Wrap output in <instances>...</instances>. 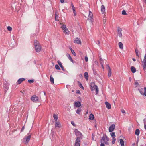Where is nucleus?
Masks as SVG:
<instances>
[{
	"label": "nucleus",
	"instance_id": "obj_13",
	"mask_svg": "<svg viewBox=\"0 0 146 146\" xmlns=\"http://www.w3.org/2000/svg\"><path fill=\"white\" fill-rule=\"evenodd\" d=\"M105 104L106 108L108 110H109L111 108V106L110 104L107 102H105Z\"/></svg>",
	"mask_w": 146,
	"mask_h": 146
},
{
	"label": "nucleus",
	"instance_id": "obj_12",
	"mask_svg": "<svg viewBox=\"0 0 146 146\" xmlns=\"http://www.w3.org/2000/svg\"><path fill=\"white\" fill-rule=\"evenodd\" d=\"M74 42L75 43H76L77 44H80L81 43V41L78 38H77L74 41Z\"/></svg>",
	"mask_w": 146,
	"mask_h": 146
},
{
	"label": "nucleus",
	"instance_id": "obj_45",
	"mask_svg": "<svg viewBox=\"0 0 146 146\" xmlns=\"http://www.w3.org/2000/svg\"><path fill=\"white\" fill-rule=\"evenodd\" d=\"M112 139H113V141H112V143L113 144H114L115 143L116 139H115V138H113Z\"/></svg>",
	"mask_w": 146,
	"mask_h": 146
},
{
	"label": "nucleus",
	"instance_id": "obj_46",
	"mask_svg": "<svg viewBox=\"0 0 146 146\" xmlns=\"http://www.w3.org/2000/svg\"><path fill=\"white\" fill-rule=\"evenodd\" d=\"M71 6L72 7V9H75V7H74V5H73L72 3V2H71Z\"/></svg>",
	"mask_w": 146,
	"mask_h": 146
},
{
	"label": "nucleus",
	"instance_id": "obj_14",
	"mask_svg": "<svg viewBox=\"0 0 146 146\" xmlns=\"http://www.w3.org/2000/svg\"><path fill=\"white\" fill-rule=\"evenodd\" d=\"M55 125L56 128L57 127L60 128L61 127V125L59 122L56 121L55 123Z\"/></svg>",
	"mask_w": 146,
	"mask_h": 146
},
{
	"label": "nucleus",
	"instance_id": "obj_54",
	"mask_svg": "<svg viewBox=\"0 0 146 146\" xmlns=\"http://www.w3.org/2000/svg\"><path fill=\"white\" fill-rule=\"evenodd\" d=\"M60 67L61 68L62 70L64 71H65V69H64V67H63V66H60Z\"/></svg>",
	"mask_w": 146,
	"mask_h": 146
},
{
	"label": "nucleus",
	"instance_id": "obj_55",
	"mask_svg": "<svg viewBox=\"0 0 146 146\" xmlns=\"http://www.w3.org/2000/svg\"><path fill=\"white\" fill-rule=\"evenodd\" d=\"M121 112L123 113H125V111L123 110H121Z\"/></svg>",
	"mask_w": 146,
	"mask_h": 146
},
{
	"label": "nucleus",
	"instance_id": "obj_2",
	"mask_svg": "<svg viewBox=\"0 0 146 146\" xmlns=\"http://www.w3.org/2000/svg\"><path fill=\"white\" fill-rule=\"evenodd\" d=\"M109 140V138H108L106 135H105V137L104 135L101 138V143H105L106 144L108 145L109 143L108 141Z\"/></svg>",
	"mask_w": 146,
	"mask_h": 146
},
{
	"label": "nucleus",
	"instance_id": "obj_17",
	"mask_svg": "<svg viewBox=\"0 0 146 146\" xmlns=\"http://www.w3.org/2000/svg\"><path fill=\"white\" fill-rule=\"evenodd\" d=\"M105 7L103 5H102L101 6V11L102 13L103 14H104L105 12Z\"/></svg>",
	"mask_w": 146,
	"mask_h": 146
},
{
	"label": "nucleus",
	"instance_id": "obj_63",
	"mask_svg": "<svg viewBox=\"0 0 146 146\" xmlns=\"http://www.w3.org/2000/svg\"><path fill=\"white\" fill-rule=\"evenodd\" d=\"M101 64V66L102 67V68L104 69V66H103V63H102V64Z\"/></svg>",
	"mask_w": 146,
	"mask_h": 146
},
{
	"label": "nucleus",
	"instance_id": "obj_39",
	"mask_svg": "<svg viewBox=\"0 0 146 146\" xmlns=\"http://www.w3.org/2000/svg\"><path fill=\"white\" fill-rule=\"evenodd\" d=\"M136 54L137 56H138V50L137 49H136L135 50Z\"/></svg>",
	"mask_w": 146,
	"mask_h": 146
},
{
	"label": "nucleus",
	"instance_id": "obj_24",
	"mask_svg": "<svg viewBox=\"0 0 146 146\" xmlns=\"http://www.w3.org/2000/svg\"><path fill=\"white\" fill-rule=\"evenodd\" d=\"M92 68L94 74L95 75L98 76V75L97 73V71L96 70L94 69L93 67H92Z\"/></svg>",
	"mask_w": 146,
	"mask_h": 146
},
{
	"label": "nucleus",
	"instance_id": "obj_26",
	"mask_svg": "<svg viewBox=\"0 0 146 146\" xmlns=\"http://www.w3.org/2000/svg\"><path fill=\"white\" fill-rule=\"evenodd\" d=\"M140 133V131L138 129H137L136 130L135 132V134L137 136L139 135Z\"/></svg>",
	"mask_w": 146,
	"mask_h": 146
},
{
	"label": "nucleus",
	"instance_id": "obj_23",
	"mask_svg": "<svg viewBox=\"0 0 146 146\" xmlns=\"http://www.w3.org/2000/svg\"><path fill=\"white\" fill-rule=\"evenodd\" d=\"M94 115L91 113L90 114L89 116V119L90 120H93L94 119Z\"/></svg>",
	"mask_w": 146,
	"mask_h": 146
},
{
	"label": "nucleus",
	"instance_id": "obj_32",
	"mask_svg": "<svg viewBox=\"0 0 146 146\" xmlns=\"http://www.w3.org/2000/svg\"><path fill=\"white\" fill-rule=\"evenodd\" d=\"M81 109L80 108H78L76 111V113L78 114H80V113L81 112Z\"/></svg>",
	"mask_w": 146,
	"mask_h": 146
},
{
	"label": "nucleus",
	"instance_id": "obj_16",
	"mask_svg": "<svg viewBox=\"0 0 146 146\" xmlns=\"http://www.w3.org/2000/svg\"><path fill=\"white\" fill-rule=\"evenodd\" d=\"M84 77L86 80L87 81L88 79L89 76L88 73L87 72H85L84 74Z\"/></svg>",
	"mask_w": 146,
	"mask_h": 146
},
{
	"label": "nucleus",
	"instance_id": "obj_62",
	"mask_svg": "<svg viewBox=\"0 0 146 146\" xmlns=\"http://www.w3.org/2000/svg\"><path fill=\"white\" fill-rule=\"evenodd\" d=\"M98 44L99 45H100V41L99 40H98Z\"/></svg>",
	"mask_w": 146,
	"mask_h": 146
},
{
	"label": "nucleus",
	"instance_id": "obj_58",
	"mask_svg": "<svg viewBox=\"0 0 146 146\" xmlns=\"http://www.w3.org/2000/svg\"><path fill=\"white\" fill-rule=\"evenodd\" d=\"M76 93H78V94H80V91L78 90H76Z\"/></svg>",
	"mask_w": 146,
	"mask_h": 146
},
{
	"label": "nucleus",
	"instance_id": "obj_19",
	"mask_svg": "<svg viewBox=\"0 0 146 146\" xmlns=\"http://www.w3.org/2000/svg\"><path fill=\"white\" fill-rule=\"evenodd\" d=\"M63 32L66 35H69L70 33V31H68V30L67 28L64 30Z\"/></svg>",
	"mask_w": 146,
	"mask_h": 146
},
{
	"label": "nucleus",
	"instance_id": "obj_38",
	"mask_svg": "<svg viewBox=\"0 0 146 146\" xmlns=\"http://www.w3.org/2000/svg\"><path fill=\"white\" fill-rule=\"evenodd\" d=\"M7 29L8 31H12V28L10 26H8L7 27Z\"/></svg>",
	"mask_w": 146,
	"mask_h": 146
},
{
	"label": "nucleus",
	"instance_id": "obj_60",
	"mask_svg": "<svg viewBox=\"0 0 146 146\" xmlns=\"http://www.w3.org/2000/svg\"><path fill=\"white\" fill-rule=\"evenodd\" d=\"M64 0H60V2L61 3H63L64 2Z\"/></svg>",
	"mask_w": 146,
	"mask_h": 146
},
{
	"label": "nucleus",
	"instance_id": "obj_47",
	"mask_svg": "<svg viewBox=\"0 0 146 146\" xmlns=\"http://www.w3.org/2000/svg\"><path fill=\"white\" fill-rule=\"evenodd\" d=\"M143 62H146V54L145 55Z\"/></svg>",
	"mask_w": 146,
	"mask_h": 146
},
{
	"label": "nucleus",
	"instance_id": "obj_1",
	"mask_svg": "<svg viewBox=\"0 0 146 146\" xmlns=\"http://www.w3.org/2000/svg\"><path fill=\"white\" fill-rule=\"evenodd\" d=\"M34 45L35 46V49L36 51L37 52H40L41 50V47L38 42L37 41H35Z\"/></svg>",
	"mask_w": 146,
	"mask_h": 146
},
{
	"label": "nucleus",
	"instance_id": "obj_34",
	"mask_svg": "<svg viewBox=\"0 0 146 146\" xmlns=\"http://www.w3.org/2000/svg\"><path fill=\"white\" fill-rule=\"evenodd\" d=\"M143 68L144 70H145L146 68V62H143Z\"/></svg>",
	"mask_w": 146,
	"mask_h": 146
},
{
	"label": "nucleus",
	"instance_id": "obj_37",
	"mask_svg": "<svg viewBox=\"0 0 146 146\" xmlns=\"http://www.w3.org/2000/svg\"><path fill=\"white\" fill-rule=\"evenodd\" d=\"M55 68L57 70H60V68L59 66L57 64H56L55 65Z\"/></svg>",
	"mask_w": 146,
	"mask_h": 146
},
{
	"label": "nucleus",
	"instance_id": "obj_18",
	"mask_svg": "<svg viewBox=\"0 0 146 146\" xmlns=\"http://www.w3.org/2000/svg\"><path fill=\"white\" fill-rule=\"evenodd\" d=\"M25 80V79L23 78H20L18 80L17 82L19 84H21L23 81Z\"/></svg>",
	"mask_w": 146,
	"mask_h": 146
},
{
	"label": "nucleus",
	"instance_id": "obj_61",
	"mask_svg": "<svg viewBox=\"0 0 146 146\" xmlns=\"http://www.w3.org/2000/svg\"><path fill=\"white\" fill-rule=\"evenodd\" d=\"M106 22V19H105L104 20V24Z\"/></svg>",
	"mask_w": 146,
	"mask_h": 146
},
{
	"label": "nucleus",
	"instance_id": "obj_53",
	"mask_svg": "<svg viewBox=\"0 0 146 146\" xmlns=\"http://www.w3.org/2000/svg\"><path fill=\"white\" fill-rule=\"evenodd\" d=\"M79 86L80 88H82L83 89H84V87L81 84H80Z\"/></svg>",
	"mask_w": 146,
	"mask_h": 146
},
{
	"label": "nucleus",
	"instance_id": "obj_9",
	"mask_svg": "<svg viewBox=\"0 0 146 146\" xmlns=\"http://www.w3.org/2000/svg\"><path fill=\"white\" fill-rule=\"evenodd\" d=\"M74 132L75 135L76 136H80L81 137L82 135L81 133L79 132L77 129H75L74 130Z\"/></svg>",
	"mask_w": 146,
	"mask_h": 146
},
{
	"label": "nucleus",
	"instance_id": "obj_11",
	"mask_svg": "<svg viewBox=\"0 0 146 146\" xmlns=\"http://www.w3.org/2000/svg\"><path fill=\"white\" fill-rule=\"evenodd\" d=\"M96 86L97 85H95L94 83L92 82L91 83L90 85V89L91 91H93L94 90Z\"/></svg>",
	"mask_w": 146,
	"mask_h": 146
},
{
	"label": "nucleus",
	"instance_id": "obj_27",
	"mask_svg": "<svg viewBox=\"0 0 146 146\" xmlns=\"http://www.w3.org/2000/svg\"><path fill=\"white\" fill-rule=\"evenodd\" d=\"M50 81L51 84L54 83V79L52 75L50 76Z\"/></svg>",
	"mask_w": 146,
	"mask_h": 146
},
{
	"label": "nucleus",
	"instance_id": "obj_50",
	"mask_svg": "<svg viewBox=\"0 0 146 146\" xmlns=\"http://www.w3.org/2000/svg\"><path fill=\"white\" fill-rule=\"evenodd\" d=\"M71 123L72 124V125L73 126H76L74 122L73 121H72L71 122Z\"/></svg>",
	"mask_w": 146,
	"mask_h": 146
},
{
	"label": "nucleus",
	"instance_id": "obj_6",
	"mask_svg": "<svg viewBox=\"0 0 146 146\" xmlns=\"http://www.w3.org/2000/svg\"><path fill=\"white\" fill-rule=\"evenodd\" d=\"M93 15L92 13L90 11H89V14L88 15V20H90V21L91 22V23H92L93 22Z\"/></svg>",
	"mask_w": 146,
	"mask_h": 146
},
{
	"label": "nucleus",
	"instance_id": "obj_36",
	"mask_svg": "<svg viewBox=\"0 0 146 146\" xmlns=\"http://www.w3.org/2000/svg\"><path fill=\"white\" fill-rule=\"evenodd\" d=\"M73 11V13L74 16H76L77 14L76 11L75 10V9H72Z\"/></svg>",
	"mask_w": 146,
	"mask_h": 146
},
{
	"label": "nucleus",
	"instance_id": "obj_56",
	"mask_svg": "<svg viewBox=\"0 0 146 146\" xmlns=\"http://www.w3.org/2000/svg\"><path fill=\"white\" fill-rule=\"evenodd\" d=\"M107 67L108 68L109 70H110V69H111V68H110V66L109 65H107Z\"/></svg>",
	"mask_w": 146,
	"mask_h": 146
},
{
	"label": "nucleus",
	"instance_id": "obj_44",
	"mask_svg": "<svg viewBox=\"0 0 146 146\" xmlns=\"http://www.w3.org/2000/svg\"><path fill=\"white\" fill-rule=\"evenodd\" d=\"M122 14L124 15H126L127 14L126 13V11L125 10H123L122 11Z\"/></svg>",
	"mask_w": 146,
	"mask_h": 146
},
{
	"label": "nucleus",
	"instance_id": "obj_52",
	"mask_svg": "<svg viewBox=\"0 0 146 146\" xmlns=\"http://www.w3.org/2000/svg\"><path fill=\"white\" fill-rule=\"evenodd\" d=\"M144 124L146 123V118H144L143 120Z\"/></svg>",
	"mask_w": 146,
	"mask_h": 146
},
{
	"label": "nucleus",
	"instance_id": "obj_40",
	"mask_svg": "<svg viewBox=\"0 0 146 146\" xmlns=\"http://www.w3.org/2000/svg\"><path fill=\"white\" fill-rule=\"evenodd\" d=\"M57 63L60 67L62 66L61 62L59 60H58L57 61Z\"/></svg>",
	"mask_w": 146,
	"mask_h": 146
},
{
	"label": "nucleus",
	"instance_id": "obj_64",
	"mask_svg": "<svg viewBox=\"0 0 146 146\" xmlns=\"http://www.w3.org/2000/svg\"><path fill=\"white\" fill-rule=\"evenodd\" d=\"M132 60L134 61H136V59L134 58H133Z\"/></svg>",
	"mask_w": 146,
	"mask_h": 146
},
{
	"label": "nucleus",
	"instance_id": "obj_7",
	"mask_svg": "<svg viewBox=\"0 0 146 146\" xmlns=\"http://www.w3.org/2000/svg\"><path fill=\"white\" fill-rule=\"evenodd\" d=\"M80 138L79 137H77L75 141L74 146H80Z\"/></svg>",
	"mask_w": 146,
	"mask_h": 146
},
{
	"label": "nucleus",
	"instance_id": "obj_43",
	"mask_svg": "<svg viewBox=\"0 0 146 146\" xmlns=\"http://www.w3.org/2000/svg\"><path fill=\"white\" fill-rule=\"evenodd\" d=\"M34 81L33 80H29L28 81V82L29 83H33Z\"/></svg>",
	"mask_w": 146,
	"mask_h": 146
},
{
	"label": "nucleus",
	"instance_id": "obj_49",
	"mask_svg": "<svg viewBox=\"0 0 146 146\" xmlns=\"http://www.w3.org/2000/svg\"><path fill=\"white\" fill-rule=\"evenodd\" d=\"M100 64H102V63L103 64V61L102 59L101 58H100Z\"/></svg>",
	"mask_w": 146,
	"mask_h": 146
},
{
	"label": "nucleus",
	"instance_id": "obj_30",
	"mask_svg": "<svg viewBox=\"0 0 146 146\" xmlns=\"http://www.w3.org/2000/svg\"><path fill=\"white\" fill-rule=\"evenodd\" d=\"M120 143L121 146H124V142L123 140L121 139H120Z\"/></svg>",
	"mask_w": 146,
	"mask_h": 146
},
{
	"label": "nucleus",
	"instance_id": "obj_22",
	"mask_svg": "<svg viewBox=\"0 0 146 146\" xmlns=\"http://www.w3.org/2000/svg\"><path fill=\"white\" fill-rule=\"evenodd\" d=\"M4 87L5 89V91H6L9 88V85L8 84H5L4 85Z\"/></svg>",
	"mask_w": 146,
	"mask_h": 146
},
{
	"label": "nucleus",
	"instance_id": "obj_31",
	"mask_svg": "<svg viewBox=\"0 0 146 146\" xmlns=\"http://www.w3.org/2000/svg\"><path fill=\"white\" fill-rule=\"evenodd\" d=\"M53 117L55 121H57L58 119V116L57 115L54 114H53Z\"/></svg>",
	"mask_w": 146,
	"mask_h": 146
},
{
	"label": "nucleus",
	"instance_id": "obj_59",
	"mask_svg": "<svg viewBox=\"0 0 146 146\" xmlns=\"http://www.w3.org/2000/svg\"><path fill=\"white\" fill-rule=\"evenodd\" d=\"M100 146H105V145H104V143H102L101 144Z\"/></svg>",
	"mask_w": 146,
	"mask_h": 146
},
{
	"label": "nucleus",
	"instance_id": "obj_5",
	"mask_svg": "<svg viewBox=\"0 0 146 146\" xmlns=\"http://www.w3.org/2000/svg\"><path fill=\"white\" fill-rule=\"evenodd\" d=\"M138 90L141 93V94L146 96V87H144L143 88H139Z\"/></svg>",
	"mask_w": 146,
	"mask_h": 146
},
{
	"label": "nucleus",
	"instance_id": "obj_35",
	"mask_svg": "<svg viewBox=\"0 0 146 146\" xmlns=\"http://www.w3.org/2000/svg\"><path fill=\"white\" fill-rule=\"evenodd\" d=\"M95 88L96 92V94H97L98 92V88L97 86H96Z\"/></svg>",
	"mask_w": 146,
	"mask_h": 146
},
{
	"label": "nucleus",
	"instance_id": "obj_15",
	"mask_svg": "<svg viewBox=\"0 0 146 146\" xmlns=\"http://www.w3.org/2000/svg\"><path fill=\"white\" fill-rule=\"evenodd\" d=\"M74 105L76 107H79L81 106V103L79 101H77L75 102Z\"/></svg>",
	"mask_w": 146,
	"mask_h": 146
},
{
	"label": "nucleus",
	"instance_id": "obj_57",
	"mask_svg": "<svg viewBox=\"0 0 146 146\" xmlns=\"http://www.w3.org/2000/svg\"><path fill=\"white\" fill-rule=\"evenodd\" d=\"M144 128L146 130V123L144 124Z\"/></svg>",
	"mask_w": 146,
	"mask_h": 146
},
{
	"label": "nucleus",
	"instance_id": "obj_25",
	"mask_svg": "<svg viewBox=\"0 0 146 146\" xmlns=\"http://www.w3.org/2000/svg\"><path fill=\"white\" fill-rule=\"evenodd\" d=\"M118 45L120 48L121 49H123V47L122 43L121 42H119Z\"/></svg>",
	"mask_w": 146,
	"mask_h": 146
},
{
	"label": "nucleus",
	"instance_id": "obj_8",
	"mask_svg": "<svg viewBox=\"0 0 146 146\" xmlns=\"http://www.w3.org/2000/svg\"><path fill=\"white\" fill-rule=\"evenodd\" d=\"M115 128V124H112L109 127V131L110 132H113Z\"/></svg>",
	"mask_w": 146,
	"mask_h": 146
},
{
	"label": "nucleus",
	"instance_id": "obj_29",
	"mask_svg": "<svg viewBox=\"0 0 146 146\" xmlns=\"http://www.w3.org/2000/svg\"><path fill=\"white\" fill-rule=\"evenodd\" d=\"M61 28L62 29V30L63 31L66 29L67 28L66 25L64 24H62V26L61 27Z\"/></svg>",
	"mask_w": 146,
	"mask_h": 146
},
{
	"label": "nucleus",
	"instance_id": "obj_42",
	"mask_svg": "<svg viewBox=\"0 0 146 146\" xmlns=\"http://www.w3.org/2000/svg\"><path fill=\"white\" fill-rule=\"evenodd\" d=\"M135 87H137L139 85L137 81L135 82Z\"/></svg>",
	"mask_w": 146,
	"mask_h": 146
},
{
	"label": "nucleus",
	"instance_id": "obj_51",
	"mask_svg": "<svg viewBox=\"0 0 146 146\" xmlns=\"http://www.w3.org/2000/svg\"><path fill=\"white\" fill-rule=\"evenodd\" d=\"M24 128H25V127L24 126H23V127H22V128L21 130V132H22L23 131Z\"/></svg>",
	"mask_w": 146,
	"mask_h": 146
},
{
	"label": "nucleus",
	"instance_id": "obj_28",
	"mask_svg": "<svg viewBox=\"0 0 146 146\" xmlns=\"http://www.w3.org/2000/svg\"><path fill=\"white\" fill-rule=\"evenodd\" d=\"M110 135L113 138H115V135L114 132H111L110 133Z\"/></svg>",
	"mask_w": 146,
	"mask_h": 146
},
{
	"label": "nucleus",
	"instance_id": "obj_4",
	"mask_svg": "<svg viewBox=\"0 0 146 146\" xmlns=\"http://www.w3.org/2000/svg\"><path fill=\"white\" fill-rule=\"evenodd\" d=\"M32 101L34 102H38L40 101V100L38 96L36 95H33L31 98Z\"/></svg>",
	"mask_w": 146,
	"mask_h": 146
},
{
	"label": "nucleus",
	"instance_id": "obj_20",
	"mask_svg": "<svg viewBox=\"0 0 146 146\" xmlns=\"http://www.w3.org/2000/svg\"><path fill=\"white\" fill-rule=\"evenodd\" d=\"M131 70L133 73H135L136 71V69L134 66H132L131 67Z\"/></svg>",
	"mask_w": 146,
	"mask_h": 146
},
{
	"label": "nucleus",
	"instance_id": "obj_21",
	"mask_svg": "<svg viewBox=\"0 0 146 146\" xmlns=\"http://www.w3.org/2000/svg\"><path fill=\"white\" fill-rule=\"evenodd\" d=\"M66 56L68 57L69 59L72 62H73V60L71 58L70 55L69 54H66Z\"/></svg>",
	"mask_w": 146,
	"mask_h": 146
},
{
	"label": "nucleus",
	"instance_id": "obj_41",
	"mask_svg": "<svg viewBox=\"0 0 146 146\" xmlns=\"http://www.w3.org/2000/svg\"><path fill=\"white\" fill-rule=\"evenodd\" d=\"M71 52L74 56H76V54L73 50H71Z\"/></svg>",
	"mask_w": 146,
	"mask_h": 146
},
{
	"label": "nucleus",
	"instance_id": "obj_48",
	"mask_svg": "<svg viewBox=\"0 0 146 146\" xmlns=\"http://www.w3.org/2000/svg\"><path fill=\"white\" fill-rule=\"evenodd\" d=\"M85 61L87 62L88 60V57L87 56H85Z\"/></svg>",
	"mask_w": 146,
	"mask_h": 146
},
{
	"label": "nucleus",
	"instance_id": "obj_3",
	"mask_svg": "<svg viewBox=\"0 0 146 146\" xmlns=\"http://www.w3.org/2000/svg\"><path fill=\"white\" fill-rule=\"evenodd\" d=\"M31 134L30 133H29L27 134V135L25 136L23 138L24 142V143L27 144L29 142L31 137Z\"/></svg>",
	"mask_w": 146,
	"mask_h": 146
},
{
	"label": "nucleus",
	"instance_id": "obj_10",
	"mask_svg": "<svg viewBox=\"0 0 146 146\" xmlns=\"http://www.w3.org/2000/svg\"><path fill=\"white\" fill-rule=\"evenodd\" d=\"M122 29L119 27H118L117 28V32L118 34L119 35V37L120 38L122 37V34L121 33Z\"/></svg>",
	"mask_w": 146,
	"mask_h": 146
},
{
	"label": "nucleus",
	"instance_id": "obj_33",
	"mask_svg": "<svg viewBox=\"0 0 146 146\" xmlns=\"http://www.w3.org/2000/svg\"><path fill=\"white\" fill-rule=\"evenodd\" d=\"M111 69H110L108 70V76L110 77L111 76Z\"/></svg>",
	"mask_w": 146,
	"mask_h": 146
}]
</instances>
